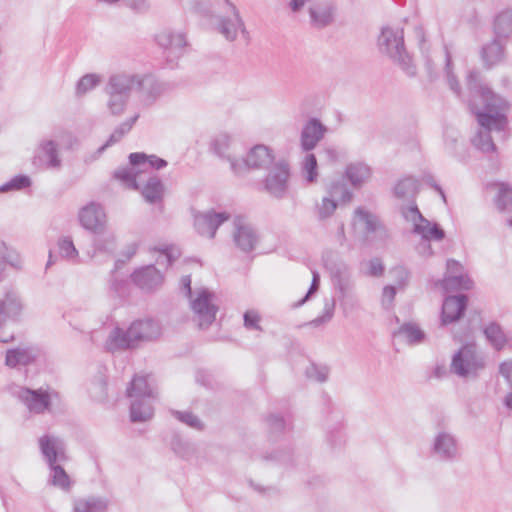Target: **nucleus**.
Segmentation results:
<instances>
[{
  "label": "nucleus",
  "mask_w": 512,
  "mask_h": 512,
  "mask_svg": "<svg viewBox=\"0 0 512 512\" xmlns=\"http://www.w3.org/2000/svg\"><path fill=\"white\" fill-rule=\"evenodd\" d=\"M466 84L471 95L481 99L482 106L472 108L479 126L503 131L508 123L509 102L483 82L478 70L469 71Z\"/></svg>",
  "instance_id": "obj_1"
},
{
  "label": "nucleus",
  "mask_w": 512,
  "mask_h": 512,
  "mask_svg": "<svg viewBox=\"0 0 512 512\" xmlns=\"http://www.w3.org/2000/svg\"><path fill=\"white\" fill-rule=\"evenodd\" d=\"M161 335L160 324L150 318L136 320L127 330L114 328L106 341L108 351L124 350L137 347L142 342H150Z\"/></svg>",
  "instance_id": "obj_2"
},
{
  "label": "nucleus",
  "mask_w": 512,
  "mask_h": 512,
  "mask_svg": "<svg viewBox=\"0 0 512 512\" xmlns=\"http://www.w3.org/2000/svg\"><path fill=\"white\" fill-rule=\"evenodd\" d=\"M377 46L380 53L392 60L407 76L416 75V66L406 50L402 26H383L377 39Z\"/></svg>",
  "instance_id": "obj_3"
},
{
  "label": "nucleus",
  "mask_w": 512,
  "mask_h": 512,
  "mask_svg": "<svg viewBox=\"0 0 512 512\" xmlns=\"http://www.w3.org/2000/svg\"><path fill=\"white\" fill-rule=\"evenodd\" d=\"M130 167L119 168L114 172V177L121 181L127 188L139 189L142 174L150 173L167 166L166 160L155 155L147 156L145 153H131L129 155Z\"/></svg>",
  "instance_id": "obj_4"
},
{
  "label": "nucleus",
  "mask_w": 512,
  "mask_h": 512,
  "mask_svg": "<svg viewBox=\"0 0 512 512\" xmlns=\"http://www.w3.org/2000/svg\"><path fill=\"white\" fill-rule=\"evenodd\" d=\"M401 215L405 220L413 224V233L420 235L422 243L418 246V251L424 256L432 255L430 241H441L445 237L444 230L437 224L431 223L426 219L418 209L416 203L402 205L400 207Z\"/></svg>",
  "instance_id": "obj_5"
},
{
  "label": "nucleus",
  "mask_w": 512,
  "mask_h": 512,
  "mask_svg": "<svg viewBox=\"0 0 512 512\" xmlns=\"http://www.w3.org/2000/svg\"><path fill=\"white\" fill-rule=\"evenodd\" d=\"M189 299L194 321L197 322L199 328H208L215 321L218 312L215 294L206 288H202L196 292L195 297L192 296Z\"/></svg>",
  "instance_id": "obj_6"
},
{
  "label": "nucleus",
  "mask_w": 512,
  "mask_h": 512,
  "mask_svg": "<svg viewBox=\"0 0 512 512\" xmlns=\"http://www.w3.org/2000/svg\"><path fill=\"white\" fill-rule=\"evenodd\" d=\"M484 365L483 357L477 353L475 345L467 344L454 354L451 371L463 378L476 377Z\"/></svg>",
  "instance_id": "obj_7"
},
{
  "label": "nucleus",
  "mask_w": 512,
  "mask_h": 512,
  "mask_svg": "<svg viewBox=\"0 0 512 512\" xmlns=\"http://www.w3.org/2000/svg\"><path fill=\"white\" fill-rule=\"evenodd\" d=\"M13 395L21 401L31 413L42 414L50 410L52 396L56 395L49 389H30L18 386L13 390Z\"/></svg>",
  "instance_id": "obj_8"
},
{
  "label": "nucleus",
  "mask_w": 512,
  "mask_h": 512,
  "mask_svg": "<svg viewBox=\"0 0 512 512\" xmlns=\"http://www.w3.org/2000/svg\"><path fill=\"white\" fill-rule=\"evenodd\" d=\"M225 4L228 7V15L215 17L216 30L230 42L236 40L239 31L244 38L248 39L249 33L245 28L244 21L238 9L229 0H225Z\"/></svg>",
  "instance_id": "obj_9"
},
{
  "label": "nucleus",
  "mask_w": 512,
  "mask_h": 512,
  "mask_svg": "<svg viewBox=\"0 0 512 512\" xmlns=\"http://www.w3.org/2000/svg\"><path fill=\"white\" fill-rule=\"evenodd\" d=\"M354 226L362 230L365 240L386 241L389 238L388 229L378 216L362 207L354 212Z\"/></svg>",
  "instance_id": "obj_10"
},
{
  "label": "nucleus",
  "mask_w": 512,
  "mask_h": 512,
  "mask_svg": "<svg viewBox=\"0 0 512 512\" xmlns=\"http://www.w3.org/2000/svg\"><path fill=\"white\" fill-rule=\"evenodd\" d=\"M289 175V166L286 162L275 163L264 180L265 191L275 198H283L288 189Z\"/></svg>",
  "instance_id": "obj_11"
},
{
  "label": "nucleus",
  "mask_w": 512,
  "mask_h": 512,
  "mask_svg": "<svg viewBox=\"0 0 512 512\" xmlns=\"http://www.w3.org/2000/svg\"><path fill=\"white\" fill-rule=\"evenodd\" d=\"M431 453L441 461H455L460 456L458 440L453 434L440 431L435 435L432 441Z\"/></svg>",
  "instance_id": "obj_12"
},
{
  "label": "nucleus",
  "mask_w": 512,
  "mask_h": 512,
  "mask_svg": "<svg viewBox=\"0 0 512 512\" xmlns=\"http://www.w3.org/2000/svg\"><path fill=\"white\" fill-rule=\"evenodd\" d=\"M22 311L23 303L18 292L13 289L7 290L0 298V329L8 321L18 319ZM12 338V336L6 338L0 336V342L7 343Z\"/></svg>",
  "instance_id": "obj_13"
},
{
  "label": "nucleus",
  "mask_w": 512,
  "mask_h": 512,
  "mask_svg": "<svg viewBox=\"0 0 512 512\" xmlns=\"http://www.w3.org/2000/svg\"><path fill=\"white\" fill-rule=\"evenodd\" d=\"M156 41L158 45L164 49L169 62H173L182 56L187 45L185 34L172 30H163L158 33Z\"/></svg>",
  "instance_id": "obj_14"
},
{
  "label": "nucleus",
  "mask_w": 512,
  "mask_h": 512,
  "mask_svg": "<svg viewBox=\"0 0 512 512\" xmlns=\"http://www.w3.org/2000/svg\"><path fill=\"white\" fill-rule=\"evenodd\" d=\"M440 285L446 292L456 290H470L473 287V281L468 275L462 274V266L455 260L447 261V276L435 282Z\"/></svg>",
  "instance_id": "obj_15"
},
{
  "label": "nucleus",
  "mask_w": 512,
  "mask_h": 512,
  "mask_svg": "<svg viewBox=\"0 0 512 512\" xmlns=\"http://www.w3.org/2000/svg\"><path fill=\"white\" fill-rule=\"evenodd\" d=\"M336 4L332 0L312 3L308 8L310 25L315 29H324L335 21Z\"/></svg>",
  "instance_id": "obj_16"
},
{
  "label": "nucleus",
  "mask_w": 512,
  "mask_h": 512,
  "mask_svg": "<svg viewBox=\"0 0 512 512\" xmlns=\"http://www.w3.org/2000/svg\"><path fill=\"white\" fill-rule=\"evenodd\" d=\"M229 218L230 214L225 211L215 212L214 210H208L195 215L194 225L200 235L213 238L219 226L229 220Z\"/></svg>",
  "instance_id": "obj_17"
},
{
  "label": "nucleus",
  "mask_w": 512,
  "mask_h": 512,
  "mask_svg": "<svg viewBox=\"0 0 512 512\" xmlns=\"http://www.w3.org/2000/svg\"><path fill=\"white\" fill-rule=\"evenodd\" d=\"M39 447L48 466L67 460L65 443L57 436L43 435L39 439Z\"/></svg>",
  "instance_id": "obj_18"
},
{
  "label": "nucleus",
  "mask_w": 512,
  "mask_h": 512,
  "mask_svg": "<svg viewBox=\"0 0 512 512\" xmlns=\"http://www.w3.org/2000/svg\"><path fill=\"white\" fill-rule=\"evenodd\" d=\"M164 84L151 75H137L135 90L138 93L140 102L148 107L151 106L163 93Z\"/></svg>",
  "instance_id": "obj_19"
},
{
  "label": "nucleus",
  "mask_w": 512,
  "mask_h": 512,
  "mask_svg": "<svg viewBox=\"0 0 512 512\" xmlns=\"http://www.w3.org/2000/svg\"><path fill=\"white\" fill-rule=\"evenodd\" d=\"M83 228L91 232L99 233L106 228V214L100 204L91 202L82 207L78 214Z\"/></svg>",
  "instance_id": "obj_20"
},
{
  "label": "nucleus",
  "mask_w": 512,
  "mask_h": 512,
  "mask_svg": "<svg viewBox=\"0 0 512 512\" xmlns=\"http://www.w3.org/2000/svg\"><path fill=\"white\" fill-rule=\"evenodd\" d=\"M327 127L317 118H310L302 127L300 146L304 152L312 151L324 138Z\"/></svg>",
  "instance_id": "obj_21"
},
{
  "label": "nucleus",
  "mask_w": 512,
  "mask_h": 512,
  "mask_svg": "<svg viewBox=\"0 0 512 512\" xmlns=\"http://www.w3.org/2000/svg\"><path fill=\"white\" fill-rule=\"evenodd\" d=\"M235 230L233 240L235 245L245 253L251 252L256 247L258 236L253 227L247 224L243 218L237 217L234 221Z\"/></svg>",
  "instance_id": "obj_22"
},
{
  "label": "nucleus",
  "mask_w": 512,
  "mask_h": 512,
  "mask_svg": "<svg viewBox=\"0 0 512 512\" xmlns=\"http://www.w3.org/2000/svg\"><path fill=\"white\" fill-rule=\"evenodd\" d=\"M274 161L272 150L265 145H256L250 149L245 159H238L241 172L245 168L264 169Z\"/></svg>",
  "instance_id": "obj_23"
},
{
  "label": "nucleus",
  "mask_w": 512,
  "mask_h": 512,
  "mask_svg": "<svg viewBox=\"0 0 512 512\" xmlns=\"http://www.w3.org/2000/svg\"><path fill=\"white\" fill-rule=\"evenodd\" d=\"M214 152L221 158L230 163L232 171L236 174L241 173V164L235 154V143L227 134L218 135L213 141Z\"/></svg>",
  "instance_id": "obj_24"
},
{
  "label": "nucleus",
  "mask_w": 512,
  "mask_h": 512,
  "mask_svg": "<svg viewBox=\"0 0 512 512\" xmlns=\"http://www.w3.org/2000/svg\"><path fill=\"white\" fill-rule=\"evenodd\" d=\"M137 74L118 73L109 77L104 89L129 100L135 90Z\"/></svg>",
  "instance_id": "obj_25"
},
{
  "label": "nucleus",
  "mask_w": 512,
  "mask_h": 512,
  "mask_svg": "<svg viewBox=\"0 0 512 512\" xmlns=\"http://www.w3.org/2000/svg\"><path fill=\"white\" fill-rule=\"evenodd\" d=\"M467 303L468 297L466 295L446 297L442 305V324L446 325L459 320L467 308Z\"/></svg>",
  "instance_id": "obj_26"
},
{
  "label": "nucleus",
  "mask_w": 512,
  "mask_h": 512,
  "mask_svg": "<svg viewBox=\"0 0 512 512\" xmlns=\"http://www.w3.org/2000/svg\"><path fill=\"white\" fill-rule=\"evenodd\" d=\"M133 282L142 290L152 291L161 286L163 276L154 265H148L132 274Z\"/></svg>",
  "instance_id": "obj_27"
},
{
  "label": "nucleus",
  "mask_w": 512,
  "mask_h": 512,
  "mask_svg": "<svg viewBox=\"0 0 512 512\" xmlns=\"http://www.w3.org/2000/svg\"><path fill=\"white\" fill-rule=\"evenodd\" d=\"M505 41L494 36V38L486 43L481 49V59L484 66L490 69L506 58Z\"/></svg>",
  "instance_id": "obj_28"
},
{
  "label": "nucleus",
  "mask_w": 512,
  "mask_h": 512,
  "mask_svg": "<svg viewBox=\"0 0 512 512\" xmlns=\"http://www.w3.org/2000/svg\"><path fill=\"white\" fill-rule=\"evenodd\" d=\"M35 160L49 169H59L62 165L58 153V143L55 140L45 139L39 143Z\"/></svg>",
  "instance_id": "obj_29"
},
{
  "label": "nucleus",
  "mask_w": 512,
  "mask_h": 512,
  "mask_svg": "<svg viewBox=\"0 0 512 512\" xmlns=\"http://www.w3.org/2000/svg\"><path fill=\"white\" fill-rule=\"evenodd\" d=\"M489 188L494 191L493 203L497 211L512 215V185L507 182H494Z\"/></svg>",
  "instance_id": "obj_30"
},
{
  "label": "nucleus",
  "mask_w": 512,
  "mask_h": 512,
  "mask_svg": "<svg viewBox=\"0 0 512 512\" xmlns=\"http://www.w3.org/2000/svg\"><path fill=\"white\" fill-rule=\"evenodd\" d=\"M40 355V351L33 346L18 347L8 350L6 353V365L16 367L33 363Z\"/></svg>",
  "instance_id": "obj_31"
},
{
  "label": "nucleus",
  "mask_w": 512,
  "mask_h": 512,
  "mask_svg": "<svg viewBox=\"0 0 512 512\" xmlns=\"http://www.w3.org/2000/svg\"><path fill=\"white\" fill-rule=\"evenodd\" d=\"M127 396L134 399H155L157 392L150 384L148 377L136 375L127 388Z\"/></svg>",
  "instance_id": "obj_32"
},
{
  "label": "nucleus",
  "mask_w": 512,
  "mask_h": 512,
  "mask_svg": "<svg viewBox=\"0 0 512 512\" xmlns=\"http://www.w3.org/2000/svg\"><path fill=\"white\" fill-rule=\"evenodd\" d=\"M493 33L495 37L504 41L512 38V8H505L495 15Z\"/></svg>",
  "instance_id": "obj_33"
},
{
  "label": "nucleus",
  "mask_w": 512,
  "mask_h": 512,
  "mask_svg": "<svg viewBox=\"0 0 512 512\" xmlns=\"http://www.w3.org/2000/svg\"><path fill=\"white\" fill-rule=\"evenodd\" d=\"M338 298L356 293L355 282L346 266L340 267L332 277Z\"/></svg>",
  "instance_id": "obj_34"
},
{
  "label": "nucleus",
  "mask_w": 512,
  "mask_h": 512,
  "mask_svg": "<svg viewBox=\"0 0 512 512\" xmlns=\"http://www.w3.org/2000/svg\"><path fill=\"white\" fill-rule=\"evenodd\" d=\"M394 336L403 339L409 345L420 344L425 339L424 331L413 322H406L402 324L399 329L394 332Z\"/></svg>",
  "instance_id": "obj_35"
},
{
  "label": "nucleus",
  "mask_w": 512,
  "mask_h": 512,
  "mask_svg": "<svg viewBox=\"0 0 512 512\" xmlns=\"http://www.w3.org/2000/svg\"><path fill=\"white\" fill-rule=\"evenodd\" d=\"M94 252L91 257L97 253L112 255L116 248L115 236L112 232L104 228L101 232L94 234L93 239Z\"/></svg>",
  "instance_id": "obj_36"
},
{
  "label": "nucleus",
  "mask_w": 512,
  "mask_h": 512,
  "mask_svg": "<svg viewBox=\"0 0 512 512\" xmlns=\"http://www.w3.org/2000/svg\"><path fill=\"white\" fill-rule=\"evenodd\" d=\"M151 399H134L130 405V418L132 422H145L153 417L154 409Z\"/></svg>",
  "instance_id": "obj_37"
},
{
  "label": "nucleus",
  "mask_w": 512,
  "mask_h": 512,
  "mask_svg": "<svg viewBox=\"0 0 512 512\" xmlns=\"http://www.w3.org/2000/svg\"><path fill=\"white\" fill-rule=\"evenodd\" d=\"M141 193L148 203L155 204L163 198L164 185L156 175L150 176L143 186Z\"/></svg>",
  "instance_id": "obj_38"
},
{
  "label": "nucleus",
  "mask_w": 512,
  "mask_h": 512,
  "mask_svg": "<svg viewBox=\"0 0 512 512\" xmlns=\"http://www.w3.org/2000/svg\"><path fill=\"white\" fill-rule=\"evenodd\" d=\"M345 174L354 187H359L370 178L371 169L365 163L355 162L347 166Z\"/></svg>",
  "instance_id": "obj_39"
},
{
  "label": "nucleus",
  "mask_w": 512,
  "mask_h": 512,
  "mask_svg": "<svg viewBox=\"0 0 512 512\" xmlns=\"http://www.w3.org/2000/svg\"><path fill=\"white\" fill-rule=\"evenodd\" d=\"M492 130L497 131L496 128L480 126V129L471 140L473 146L482 153H492L496 152L497 150V147L491 136Z\"/></svg>",
  "instance_id": "obj_40"
},
{
  "label": "nucleus",
  "mask_w": 512,
  "mask_h": 512,
  "mask_svg": "<svg viewBox=\"0 0 512 512\" xmlns=\"http://www.w3.org/2000/svg\"><path fill=\"white\" fill-rule=\"evenodd\" d=\"M418 191V181L412 177L400 180L394 188V194L397 198L402 200H412V203H415L414 199Z\"/></svg>",
  "instance_id": "obj_41"
},
{
  "label": "nucleus",
  "mask_w": 512,
  "mask_h": 512,
  "mask_svg": "<svg viewBox=\"0 0 512 512\" xmlns=\"http://www.w3.org/2000/svg\"><path fill=\"white\" fill-rule=\"evenodd\" d=\"M108 500L102 497H89L79 499L74 503V512H105Z\"/></svg>",
  "instance_id": "obj_42"
},
{
  "label": "nucleus",
  "mask_w": 512,
  "mask_h": 512,
  "mask_svg": "<svg viewBox=\"0 0 512 512\" xmlns=\"http://www.w3.org/2000/svg\"><path fill=\"white\" fill-rule=\"evenodd\" d=\"M50 468V476L49 482L64 491L70 490L72 486V481L69 475L66 473L61 463L49 465Z\"/></svg>",
  "instance_id": "obj_43"
},
{
  "label": "nucleus",
  "mask_w": 512,
  "mask_h": 512,
  "mask_svg": "<svg viewBox=\"0 0 512 512\" xmlns=\"http://www.w3.org/2000/svg\"><path fill=\"white\" fill-rule=\"evenodd\" d=\"M138 118L139 115H135L116 127L106 143L97 149V153L102 154L107 147L119 142L132 129Z\"/></svg>",
  "instance_id": "obj_44"
},
{
  "label": "nucleus",
  "mask_w": 512,
  "mask_h": 512,
  "mask_svg": "<svg viewBox=\"0 0 512 512\" xmlns=\"http://www.w3.org/2000/svg\"><path fill=\"white\" fill-rule=\"evenodd\" d=\"M484 334L488 341L491 343V345L496 350H501L505 343H506V337L501 329V327L496 323L489 324L484 329Z\"/></svg>",
  "instance_id": "obj_45"
},
{
  "label": "nucleus",
  "mask_w": 512,
  "mask_h": 512,
  "mask_svg": "<svg viewBox=\"0 0 512 512\" xmlns=\"http://www.w3.org/2000/svg\"><path fill=\"white\" fill-rule=\"evenodd\" d=\"M302 175L308 183H314L318 177V163L316 156L307 153L302 161Z\"/></svg>",
  "instance_id": "obj_46"
},
{
  "label": "nucleus",
  "mask_w": 512,
  "mask_h": 512,
  "mask_svg": "<svg viewBox=\"0 0 512 512\" xmlns=\"http://www.w3.org/2000/svg\"><path fill=\"white\" fill-rule=\"evenodd\" d=\"M104 93L107 97L106 107L108 111L115 116H119L124 113L126 106L128 104L127 99L123 98L120 95H116L108 90L104 89Z\"/></svg>",
  "instance_id": "obj_47"
},
{
  "label": "nucleus",
  "mask_w": 512,
  "mask_h": 512,
  "mask_svg": "<svg viewBox=\"0 0 512 512\" xmlns=\"http://www.w3.org/2000/svg\"><path fill=\"white\" fill-rule=\"evenodd\" d=\"M58 250L62 258L72 263L78 262L79 252L70 237H62L58 240Z\"/></svg>",
  "instance_id": "obj_48"
},
{
  "label": "nucleus",
  "mask_w": 512,
  "mask_h": 512,
  "mask_svg": "<svg viewBox=\"0 0 512 512\" xmlns=\"http://www.w3.org/2000/svg\"><path fill=\"white\" fill-rule=\"evenodd\" d=\"M170 446L174 453L183 459H188L195 453L193 444L182 439L179 435L172 437Z\"/></svg>",
  "instance_id": "obj_49"
},
{
  "label": "nucleus",
  "mask_w": 512,
  "mask_h": 512,
  "mask_svg": "<svg viewBox=\"0 0 512 512\" xmlns=\"http://www.w3.org/2000/svg\"><path fill=\"white\" fill-rule=\"evenodd\" d=\"M329 193L332 199L342 201L343 203L350 202L352 199V192L348 189L345 183L335 182L332 183L329 189Z\"/></svg>",
  "instance_id": "obj_50"
},
{
  "label": "nucleus",
  "mask_w": 512,
  "mask_h": 512,
  "mask_svg": "<svg viewBox=\"0 0 512 512\" xmlns=\"http://www.w3.org/2000/svg\"><path fill=\"white\" fill-rule=\"evenodd\" d=\"M100 82V78L96 74H86L80 78L76 85V94L84 95L93 88H95Z\"/></svg>",
  "instance_id": "obj_51"
},
{
  "label": "nucleus",
  "mask_w": 512,
  "mask_h": 512,
  "mask_svg": "<svg viewBox=\"0 0 512 512\" xmlns=\"http://www.w3.org/2000/svg\"><path fill=\"white\" fill-rule=\"evenodd\" d=\"M171 413L176 419H178L180 422L186 424L187 426H189L193 429H196V430L203 429V423L193 413L188 412V411H177V410H173Z\"/></svg>",
  "instance_id": "obj_52"
},
{
  "label": "nucleus",
  "mask_w": 512,
  "mask_h": 512,
  "mask_svg": "<svg viewBox=\"0 0 512 512\" xmlns=\"http://www.w3.org/2000/svg\"><path fill=\"white\" fill-rule=\"evenodd\" d=\"M31 184V180L26 175H17L13 177L10 181L4 183L0 186V192L5 193L13 190H21L23 188L29 187Z\"/></svg>",
  "instance_id": "obj_53"
},
{
  "label": "nucleus",
  "mask_w": 512,
  "mask_h": 512,
  "mask_svg": "<svg viewBox=\"0 0 512 512\" xmlns=\"http://www.w3.org/2000/svg\"><path fill=\"white\" fill-rule=\"evenodd\" d=\"M338 301L345 317L350 316L360 306L357 293L339 297Z\"/></svg>",
  "instance_id": "obj_54"
},
{
  "label": "nucleus",
  "mask_w": 512,
  "mask_h": 512,
  "mask_svg": "<svg viewBox=\"0 0 512 512\" xmlns=\"http://www.w3.org/2000/svg\"><path fill=\"white\" fill-rule=\"evenodd\" d=\"M337 208V202L329 197H324L317 205V215L320 220H325L332 216Z\"/></svg>",
  "instance_id": "obj_55"
},
{
  "label": "nucleus",
  "mask_w": 512,
  "mask_h": 512,
  "mask_svg": "<svg viewBox=\"0 0 512 512\" xmlns=\"http://www.w3.org/2000/svg\"><path fill=\"white\" fill-rule=\"evenodd\" d=\"M305 373L309 379L323 383L328 379L329 369L327 366H319L316 364H310L306 368Z\"/></svg>",
  "instance_id": "obj_56"
},
{
  "label": "nucleus",
  "mask_w": 512,
  "mask_h": 512,
  "mask_svg": "<svg viewBox=\"0 0 512 512\" xmlns=\"http://www.w3.org/2000/svg\"><path fill=\"white\" fill-rule=\"evenodd\" d=\"M335 309V300L334 299H326L324 302V308L322 315L318 316L314 320L311 321L313 326H319L321 324L329 322L333 315Z\"/></svg>",
  "instance_id": "obj_57"
},
{
  "label": "nucleus",
  "mask_w": 512,
  "mask_h": 512,
  "mask_svg": "<svg viewBox=\"0 0 512 512\" xmlns=\"http://www.w3.org/2000/svg\"><path fill=\"white\" fill-rule=\"evenodd\" d=\"M445 55H446L445 71H446L447 83H448L450 89L454 92V94L456 96L460 97L461 87H460V84H459L456 76L453 74V72L451 70V57L447 50L445 51Z\"/></svg>",
  "instance_id": "obj_58"
},
{
  "label": "nucleus",
  "mask_w": 512,
  "mask_h": 512,
  "mask_svg": "<svg viewBox=\"0 0 512 512\" xmlns=\"http://www.w3.org/2000/svg\"><path fill=\"white\" fill-rule=\"evenodd\" d=\"M0 257L2 258V263L5 262L17 270L22 269V259L15 250L8 248Z\"/></svg>",
  "instance_id": "obj_59"
},
{
  "label": "nucleus",
  "mask_w": 512,
  "mask_h": 512,
  "mask_svg": "<svg viewBox=\"0 0 512 512\" xmlns=\"http://www.w3.org/2000/svg\"><path fill=\"white\" fill-rule=\"evenodd\" d=\"M396 296V288L392 285H387L383 288L381 296V305L385 310H390Z\"/></svg>",
  "instance_id": "obj_60"
},
{
  "label": "nucleus",
  "mask_w": 512,
  "mask_h": 512,
  "mask_svg": "<svg viewBox=\"0 0 512 512\" xmlns=\"http://www.w3.org/2000/svg\"><path fill=\"white\" fill-rule=\"evenodd\" d=\"M179 256V252L173 248H165L161 251L157 263L159 265L166 264L171 265Z\"/></svg>",
  "instance_id": "obj_61"
},
{
  "label": "nucleus",
  "mask_w": 512,
  "mask_h": 512,
  "mask_svg": "<svg viewBox=\"0 0 512 512\" xmlns=\"http://www.w3.org/2000/svg\"><path fill=\"white\" fill-rule=\"evenodd\" d=\"M312 275H313L312 282H311L308 292L299 302L294 304V307H300L311 297V295H313L314 293H316L318 291L319 286H320V275L317 271H313Z\"/></svg>",
  "instance_id": "obj_62"
},
{
  "label": "nucleus",
  "mask_w": 512,
  "mask_h": 512,
  "mask_svg": "<svg viewBox=\"0 0 512 512\" xmlns=\"http://www.w3.org/2000/svg\"><path fill=\"white\" fill-rule=\"evenodd\" d=\"M391 273L394 275L395 282L400 287H405L410 278V272L403 266H397L392 269Z\"/></svg>",
  "instance_id": "obj_63"
},
{
  "label": "nucleus",
  "mask_w": 512,
  "mask_h": 512,
  "mask_svg": "<svg viewBox=\"0 0 512 512\" xmlns=\"http://www.w3.org/2000/svg\"><path fill=\"white\" fill-rule=\"evenodd\" d=\"M244 326L247 329L260 330L259 321L260 316L255 310H248L244 313Z\"/></svg>",
  "instance_id": "obj_64"
}]
</instances>
